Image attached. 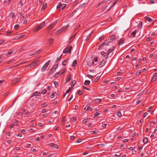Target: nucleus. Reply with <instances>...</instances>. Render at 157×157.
I'll list each match as a JSON object with an SVG mask.
<instances>
[{
	"label": "nucleus",
	"instance_id": "nucleus-54",
	"mask_svg": "<svg viewBox=\"0 0 157 157\" xmlns=\"http://www.w3.org/2000/svg\"><path fill=\"white\" fill-rule=\"evenodd\" d=\"M19 5L21 6V7H22L23 6V3L21 1H20L19 3Z\"/></svg>",
	"mask_w": 157,
	"mask_h": 157
},
{
	"label": "nucleus",
	"instance_id": "nucleus-34",
	"mask_svg": "<svg viewBox=\"0 0 157 157\" xmlns=\"http://www.w3.org/2000/svg\"><path fill=\"white\" fill-rule=\"evenodd\" d=\"M46 90L45 89H44L43 90L41 93L43 94H45L46 93Z\"/></svg>",
	"mask_w": 157,
	"mask_h": 157
},
{
	"label": "nucleus",
	"instance_id": "nucleus-64",
	"mask_svg": "<svg viewBox=\"0 0 157 157\" xmlns=\"http://www.w3.org/2000/svg\"><path fill=\"white\" fill-rule=\"evenodd\" d=\"M106 125H107V124H102V126L103 127H105L106 126Z\"/></svg>",
	"mask_w": 157,
	"mask_h": 157
},
{
	"label": "nucleus",
	"instance_id": "nucleus-42",
	"mask_svg": "<svg viewBox=\"0 0 157 157\" xmlns=\"http://www.w3.org/2000/svg\"><path fill=\"white\" fill-rule=\"evenodd\" d=\"M56 94V92H55L54 93H53L52 94L51 96V98H54V96Z\"/></svg>",
	"mask_w": 157,
	"mask_h": 157
},
{
	"label": "nucleus",
	"instance_id": "nucleus-16",
	"mask_svg": "<svg viewBox=\"0 0 157 157\" xmlns=\"http://www.w3.org/2000/svg\"><path fill=\"white\" fill-rule=\"evenodd\" d=\"M63 73V72H62V73H60V72H59L58 73H56L55 75V77L56 78H57L60 75H61Z\"/></svg>",
	"mask_w": 157,
	"mask_h": 157
},
{
	"label": "nucleus",
	"instance_id": "nucleus-3",
	"mask_svg": "<svg viewBox=\"0 0 157 157\" xmlns=\"http://www.w3.org/2000/svg\"><path fill=\"white\" fill-rule=\"evenodd\" d=\"M39 60H37L36 61H35L34 62H32L30 65V67H34L37 66L39 63Z\"/></svg>",
	"mask_w": 157,
	"mask_h": 157
},
{
	"label": "nucleus",
	"instance_id": "nucleus-40",
	"mask_svg": "<svg viewBox=\"0 0 157 157\" xmlns=\"http://www.w3.org/2000/svg\"><path fill=\"white\" fill-rule=\"evenodd\" d=\"M19 27V25H16L14 26V29H17Z\"/></svg>",
	"mask_w": 157,
	"mask_h": 157
},
{
	"label": "nucleus",
	"instance_id": "nucleus-17",
	"mask_svg": "<svg viewBox=\"0 0 157 157\" xmlns=\"http://www.w3.org/2000/svg\"><path fill=\"white\" fill-rule=\"evenodd\" d=\"M90 106H91V105L90 104H89L87 105L85 108L84 109L86 110L89 109V108L90 107Z\"/></svg>",
	"mask_w": 157,
	"mask_h": 157
},
{
	"label": "nucleus",
	"instance_id": "nucleus-6",
	"mask_svg": "<svg viewBox=\"0 0 157 157\" xmlns=\"http://www.w3.org/2000/svg\"><path fill=\"white\" fill-rule=\"evenodd\" d=\"M57 23V21H56L54 22L53 23L50 24L48 27V29H51L52 28H53L54 26Z\"/></svg>",
	"mask_w": 157,
	"mask_h": 157
},
{
	"label": "nucleus",
	"instance_id": "nucleus-56",
	"mask_svg": "<svg viewBox=\"0 0 157 157\" xmlns=\"http://www.w3.org/2000/svg\"><path fill=\"white\" fill-rule=\"evenodd\" d=\"M103 39V37H99V40L100 41H102Z\"/></svg>",
	"mask_w": 157,
	"mask_h": 157
},
{
	"label": "nucleus",
	"instance_id": "nucleus-58",
	"mask_svg": "<svg viewBox=\"0 0 157 157\" xmlns=\"http://www.w3.org/2000/svg\"><path fill=\"white\" fill-rule=\"evenodd\" d=\"M83 88L84 89L87 90H89V89L87 87L85 86H83Z\"/></svg>",
	"mask_w": 157,
	"mask_h": 157
},
{
	"label": "nucleus",
	"instance_id": "nucleus-37",
	"mask_svg": "<svg viewBox=\"0 0 157 157\" xmlns=\"http://www.w3.org/2000/svg\"><path fill=\"white\" fill-rule=\"evenodd\" d=\"M58 65H56L54 66L52 68H54V70L56 71V69L58 68Z\"/></svg>",
	"mask_w": 157,
	"mask_h": 157
},
{
	"label": "nucleus",
	"instance_id": "nucleus-19",
	"mask_svg": "<svg viewBox=\"0 0 157 157\" xmlns=\"http://www.w3.org/2000/svg\"><path fill=\"white\" fill-rule=\"evenodd\" d=\"M67 59L63 61L62 63V65L65 66L66 65L67 63Z\"/></svg>",
	"mask_w": 157,
	"mask_h": 157
},
{
	"label": "nucleus",
	"instance_id": "nucleus-27",
	"mask_svg": "<svg viewBox=\"0 0 157 157\" xmlns=\"http://www.w3.org/2000/svg\"><path fill=\"white\" fill-rule=\"evenodd\" d=\"M46 6H47L46 3L44 4L42 6V7L41 8V10H44L46 8Z\"/></svg>",
	"mask_w": 157,
	"mask_h": 157
},
{
	"label": "nucleus",
	"instance_id": "nucleus-60",
	"mask_svg": "<svg viewBox=\"0 0 157 157\" xmlns=\"http://www.w3.org/2000/svg\"><path fill=\"white\" fill-rule=\"evenodd\" d=\"M98 61V58H97V57H95L94 59V62H97Z\"/></svg>",
	"mask_w": 157,
	"mask_h": 157
},
{
	"label": "nucleus",
	"instance_id": "nucleus-22",
	"mask_svg": "<svg viewBox=\"0 0 157 157\" xmlns=\"http://www.w3.org/2000/svg\"><path fill=\"white\" fill-rule=\"evenodd\" d=\"M76 64H77V61L75 60L73 61V63L72 66L73 67H75V66L76 65Z\"/></svg>",
	"mask_w": 157,
	"mask_h": 157
},
{
	"label": "nucleus",
	"instance_id": "nucleus-47",
	"mask_svg": "<svg viewBox=\"0 0 157 157\" xmlns=\"http://www.w3.org/2000/svg\"><path fill=\"white\" fill-rule=\"evenodd\" d=\"M53 42V39H51L49 40V42L50 44H51Z\"/></svg>",
	"mask_w": 157,
	"mask_h": 157
},
{
	"label": "nucleus",
	"instance_id": "nucleus-44",
	"mask_svg": "<svg viewBox=\"0 0 157 157\" xmlns=\"http://www.w3.org/2000/svg\"><path fill=\"white\" fill-rule=\"evenodd\" d=\"M71 87H70L69 89L68 90H67V91H66V94L69 93L70 91H71Z\"/></svg>",
	"mask_w": 157,
	"mask_h": 157
},
{
	"label": "nucleus",
	"instance_id": "nucleus-24",
	"mask_svg": "<svg viewBox=\"0 0 157 157\" xmlns=\"http://www.w3.org/2000/svg\"><path fill=\"white\" fill-rule=\"evenodd\" d=\"M136 33V30L134 31L132 33V34H131V36H132V37H134L135 36Z\"/></svg>",
	"mask_w": 157,
	"mask_h": 157
},
{
	"label": "nucleus",
	"instance_id": "nucleus-26",
	"mask_svg": "<svg viewBox=\"0 0 157 157\" xmlns=\"http://www.w3.org/2000/svg\"><path fill=\"white\" fill-rule=\"evenodd\" d=\"M55 71L54 70V68H52L50 70V75L52 74Z\"/></svg>",
	"mask_w": 157,
	"mask_h": 157
},
{
	"label": "nucleus",
	"instance_id": "nucleus-13",
	"mask_svg": "<svg viewBox=\"0 0 157 157\" xmlns=\"http://www.w3.org/2000/svg\"><path fill=\"white\" fill-rule=\"evenodd\" d=\"M71 78L70 75H69L67 78L66 79V82H68L71 80Z\"/></svg>",
	"mask_w": 157,
	"mask_h": 157
},
{
	"label": "nucleus",
	"instance_id": "nucleus-18",
	"mask_svg": "<svg viewBox=\"0 0 157 157\" xmlns=\"http://www.w3.org/2000/svg\"><path fill=\"white\" fill-rule=\"evenodd\" d=\"M148 139L147 138H144L143 140V143L145 144H147L148 142Z\"/></svg>",
	"mask_w": 157,
	"mask_h": 157
},
{
	"label": "nucleus",
	"instance_id": "nucleus-20",
	"mask_svg": "<svg viewBox=\"0 0 157 157\" xmlns=\"http://www.w3.org/2000/svg\"><path fill=\"white\" fill-rule=\"evenodd\" d=\"M145 18L147 20V21L149 22H151V21H152V19L149 18V17H147V16H146L145 17Z\"/></svg>",
	"mask_w": 157,
	"mask_h": 157
},
{
	"label": "nucleus",
	"instance_id": "nucleus-29",
	"mask_svg": "<svg viewBox=\"0 0 157 157\" xmlns=\"http://www.w3.org/2000/svg\"><path fill=\"white\" fill-rule=\"evenodd\" d=\"M69 25L68 24L67 25H66L65 27H63V29H64V30L65 31H66L68 29V27L69 26Z\"/></svg>",
	"mask_w": 157,
	"mask_h": 157
},
{
	"label": "nucleus",
	"instance_id": "nucleus-4",
	"mask_svg": "<svg viewBox=\"0 0 157 157\" xmlns=\"http://www.w3.org/2000/svg\"><path fill=\"white\" fill-rule=\"evenodd\" d=\"M66 6V4H62L61 3H60L59 5L57 6V9L59 8L60 9L62 10L63 8L65 7Z\"/></svg>",
	"mask_w": 157,
	"mask_h": 157
},
{
	"label": "nucleus",
	"instance_id": "nucleus-53",
	"mask_svg": "<svg viewBox=\"0 0 157 157\" xmlns=\"http://www.w3.org/2000/svg\"><path fill=\"white\" fill-rule=\"evenodd\" d=\"M73 96L72 95H71V97H70V98L68 99V101H71V100L72 99V98H73Z\"/></svg>",
	"mask_w": 157,
	"mask_h": 157
},
{
	"label": "nucleus",
	"instance_id": "nucleus-14",
	"mask_svg": "<svg viewBox=\"0 0 157 157\" xmlns=\"http://www.w3.org/2000/svg\"><path fill=\"white\" fill-rule=\"evenodd\" d=\"M40 92H34L32 96H39V95H40Z\"/></svg>",
	"mask_w": 157,
	"mask_h": 157
},
{
	"label": "nucleus",
	"instance_id": "nucleus-28",
	"mask_svg": "<svg viewBox=\"0 0 157 157\" xmlns=\"http://www.w3.org/2000/svg\"><path fill=\"white\" fill-rule=\"evenodd\" d=\"M90 119V118H88L86 119H85L83 120L82 122L83 123H86L87 122V121L89 120Z\"/></svg>",
	"mask_w": 157,
	"mask_h": 157
},
{
	"label": "nucleus",
	"instance_id": "nucleus-55",
	"mask_svg": "<svg viewBox=\"0 0 157 157\" xmlns=\"http://www.w3.org/2000/svg\"><path fill=\"white\" fill-rule=\"evenodd\" d=\"M140 71H138L136 73V75H139L140 74Z\"/></svg>",
	"mask_w": 157,
	"mask_h": 157
},
{
	"label": "nucleus",
	"instance_id": "nucleus-51",
	"mask_svg": "<svg viewBox=\"0 0 157 157\" xmlns=\"http://www.w3.org/2000/svg\"><path fill=\"white\" fill-rule=\"evenodd\" d=\"M75 138V136H71L70 137V139L71 140H73V139H74Z\"/></svg>",
	"mask_w": 157,
	"mask_h": 157
},
{
	"label": "nucleus",
	"instance_id": "nucleus-8",
	"mask_svg": "<svg viewBox=\"0 0 157 157\" xmlns=\"http://www.w3.org/2000/svg\"><path fill=\"white\" fill-rule=\"evenodd\" d=\"M101 54L105 58V59H107L108 57V54L104 52H101Z\"/></svg>",
	"mask_w": 157,
	"mask_h": 157
},
{
	"label": "nucleus",
	"instance_id": "nucleus-7",
	"mask_svg": "<svg viewBox=\"0 0 157 157\" xmlns=\"http://www.w3.org/2000/svg\"><path fill=\"white\" fill-rule=\"evenodd\" d=\"M65 32V31H64V29H63V28H61L60 29H59L56 32V35H58L59 33H61L62 32Z\"/></svg>",
	"mask_w": 157,
	"mask_h": 157
},
{
	"label": "nucleus",
	"instance_id": "nucleus-50",
	"mask_svg": "<svg viewBox=\"0 0 157 157\" xmlns=\"http://www.w3.org/2000/svg\"><path fill=\"white\" fill-rule=\"evenodd\" d=\"M91 35L90 34H89L88 35V36L86 38L87 40H88L90 39V38L91 37Z\"/></svg>",
	"mask_w": 157,
	"mask_h": 157
},
{
	"label": "nucleus",
	"instance_id": "nucleus-59",
	"mask_svg": "<svg viewBox=\"0 0 157 157\" xmlns=\"http://www.w3.org/2000/svg\"><path fill=\"white\" fill-rule=\"evenodd\" d=\"M82 142V140L80 139H79L77 141V142L78 143H79Z\"/></svg>",
	"mask_w": 157,
	"mask_h": 157
},
{
	"label": "nucleus",
	"instance_id": "nucleus-10",
	"mask_svg": "<svg viewBox=\"0 0 157 157\" xmlns=\"http://www.w3.org/2000/svg\"><path fill=\"white\" fill-rule=\"evenodd\" d=\"M105 63V61H104V60H102L99 65V66L100 67H102Z\"/></svg>",
	"mask_w": 157,
	"mask_h": 157
},
{
	"label": "nucleus",
	"instance_id": "nucleus-43",
	"mask_svg": "<svg viewBox=\"0 0 157 157\" xmlns=\"http://www.w3.org/2000/svg\"><path fill=\"white\" fill-rule=\"evenodd\" d=\"M99 115V113L98 112H96L95 113V115L94 117V118H95L96 117Z\"/></svg>",
	"mask_w": 157,
	"mask_h": 157
},
{
	"label": "nucleus",
	"instance_id": "nucleus-36",
	"mask_svg": "<svg viewBox=\"0 0 157 157\" xmlns=\"http://www.w3.org/2000/svg\"><path fill=\"white\" fill-rule=\"evenodd\" d=\"M119 0H115L114 2L113 3V5L111 6V8L116 3V2Z\"/></svg>",
	"mask_w": 157,
	"mask_h": 157
},
{
	"label": "nucleus",
	"instance_id": "nucleus-21",
	"mask_svg": "<svg viewBox=\"0 0 157 157\" xmlns=\"http://www.w3.org/2000/svg\"><path fill=\"white\" fill-rule=\"evenodd\" d=\"M114 48L113 47L112 48H110L109 49L108 51V54H109V53L112 52L114 50Z\"/></svg>",
	"mask_w": 157,
	"mask_h": 157
},
{
	"label": "nucleus",
	"instance_id": "nucleus-35",
	"mask_svg": "<svg viewBox=\"0 0 157 157\" xmlns=\"http://www.w3.org/2000/svg\"><path fill=\"white\" fill-rule=\"evenodd\" d=\"M110 39L111 40H114L115 38V36L114 35H112L110 37Z\"/></svg>",
	"mask_w": 157,
	"mask_h": 157
},
{
	"label": "nucleus",
	"instance_id": "nucleus-12",
	"mask_svg": "<svg viewBox=\"0 0 157 157\" xmlns=\"http://www.w3.org/2000/svg\"><path fill=\"white\" fill-rule=\"evenodd\" d=\"M124 41V39H121L119 41V43H118L119 45H120L122 44H123Z\"/></svg>",
	"mask_w": 157,
	"mask_h": 157
},
{
	"label": "nucleus",
	"instance_id": "nucleus-33",
	"mask_svg": "<svg viewBox=\"0 0 157 157\" xmlns=\"http://www.w3.org/2000/svg\"><path fill=\"white\" fill-rule=\"evenodd\" d=\"M117 115L119 117H120L121 116V113L120 111H118L117 113Z\"/></svg>",
	"mask_w": 157,
	"mask_h": 157
},
{
	"label": "nucleus",
	"instance_id": "nucleus-2",
	"mask_svg": "<svg viewBox=\"0 0 157 157\" xmlns=\"http://www.w3.org/2000/svg\"><path fill=\"white\" fill-rule=\"evenodd\" d=\"M72 48V47H69V46L67 47L66 48L63 50V53H66L67 52H70L71 49Z\"/></svg>",
	"mask_w": 157,
	"mask_h": 157
},
{
	"label": "nucleus",
	"instance_id": "nucleus-5",
	"mask_svg": "<svg viewBox=\"0 0 157 157\" xmlns=\"http://www.w3.org/2000/svg\"><path fill=\"white\" fill-rule=\"evenodd\" d=\"M20 80V78H14L12 81V84H14L17 83Z\"/></svg>",
	"mask_w": 157,
	"mask_h": 157
},
{
	"label": "nucleus",
	"instance_id": "nucleus-30",
	"mask_svg": "<svg viewBox=\"0 0 157 157\" xmlns=\"http://www.w3.org/2000/svg\"><path fill=\"white\" fill-rule=\"evenodd\" d=\"M101 100L100 99H97L94 100V101L95 102H99L101 101Z\"/></svg>",
	"mask_w": 157,
	"mask_h": 157
},
{
	"label": "nucleus",
	"instance_id": "nucleus-61",
	"mask_svg": "<svg viewBox=\"0 0 157 157\" xmlns=\"http://www.w3.org/2000/svg\"><path fill=\"white\" fill-rule=\"evenodd\" d=\"M17 136H19L20 137H21L22 136V135L21 134H20V133H18L17 135Z\"/></svg>",
	"mask_w": 157,
	"mask_h": 157
},
{
	"label": "nucleus",
	"instance_id": "nucleus-62",
	"mask_svg": "<svg viewBox=\"0 0 157 157\" xmlns=\"http://www.w3.org/2000/svg\"><path fill=\"white\" fill-rule=\"evenodd\" d=\"M54 84L55 86H56L58 85V82L56 81H55L54 82Z\"/></svg>",
	"mask_w": 157,
	"mask_h": 157
},
{
	"label": "nucleus",
	"instance_id": "nucleus-23",
	"mask_svg": "<svg viewBox=\"0 0 157 157\" xmlns=\"http://www.w3.org/2000/svg\"><path fill=\"white\" fill-rule=\"evenodd\" d=\"M41 29L40 27L39 26L38 27H36V29L34 30V32H36L38 31L39 30Z\"/></svg>",
	"mask_w": 157,
	"mask_h": 157
},
{
	"label": "nucleus",
	"instance_id": "nucleus-1",
	"mask_svg": "<svg viewBox=\"0 0 157 157\" xmlns=\"http://www.w3.org/2000/svg\"><path fill=\"white\" fill-rule=\"evenodd\" d=\"M50 62V61L48 60L47 62L41 68V71L44 72L46 71L47 70V68Z\"/></svg>",
	"mask_w": 157,
	"mask_h": 157
},
{
	"label": "nucleus",
	"instance_id": "nucleus-49",
	"mask_svg": "<svg viewBox=\"0 0 157 157\" xmlns=\"http://www.w3.org/2000/svg\"><path fill=\"white\" fill-rule=\"evenodd\" d=\"M53 147L55 149H57L58 148V146L56 144L54 145Z\"/></svg>",
	"mask_w": 157,
	"mask_h": 157
},
{
	"label": "nucleus",
	"instance_id": "nucleus-57",
	"mask_svg": "<svg viewBox=\"0 0 157 157\" xmlns=\"http://www.w3.org/2000/svg\"><path fill=\"white\" fill-rule=\"evenodd\" d=\"M90 132L91 134H93L96 133V132H95V131H90Z\"/></svg>",
	"mask_w": 157,
	"mask_h": 157
},
{
	"label": "nucleus",
	"instance_id": "nucleus-52",
	"mask_svg": "<svg viewBox=\"0 0 157 157\" xmlns=\"http://www.w3.org/2000/svg\"><path fill=\"white\" fill-rule=\"evenodd\" d=\"M75 35H74L73 36H72L71 37L70 39V40H73V39L74 38V37H75Z\"/></svg>",
	"mask_w": 157,
	"mask_h": 157
},
{
	"label": "nucleus",
	"instance_id": "nucleus-9",
	"mask_svg": "<svg viewBox=\"0 0 157 157\" xmlns=\"http://www.w3.org/2000/svg\"><path fill=\"white\" fill-rule=\"evenodd\" d=\"M157 77V73H155L154 74L153 76V78L152 79V80H153V81L154 82L155 81Z\"/></svg>",
	"mask_w": 157,
	"mask_h": 157
},
{
	"label": "nucleus",
	"instance_id": "nucleus-11",
	"mask_svg": "<svg viewBox=\"0 0 157 157\" xmlns=\"http://www.w3.org/2000/svg\"><path fill=\"white\" fill-rule=\"evenodd\" d=\"M87 65L89 66H91L92 65H95L94 61H92L91 63L90 61L88 62L87 63Z\"/></svg>",
	"mask_w": 157,
	"mask_h": 157
},
{
	"label": "nucleus",
	"instance_id": "nucleus-31",
	"mask_svg": "<svg viewBox=\"0 0 157 157\" xmlns=\"http://www.w3.org/2000/svg\"><path fill=\"white\" fill-rule=\"evenodd\" d=\"M24 36V35H21V36H17L15 38V39H16V40L19 39L20 38H22Z\"/></svg>",
	"mask_w": 157,
	"mask_h": 157
},
{
	"label": "nucleus",
	"instance_id": "nucleus-48",
	"mask_svg": "<svg viewBox=\"0 0 157 157\" xmlns=\"http://www.w3.org/2000/svg\"><path fill=\"white\" fill-rule=\"evenodd\" d=\"M75 120H76V119H75V118L74 117H73L71 118V121H72L75 122Z\"/></svg>",
	"mask_w": 157,
	"mask_h": 157
},
{
	"label": "nucleus",
	"instance_id": "nucleus-15",
	"mask_svg": "<svg viewBox=\"0 0 157 157\" xmlns=\"http://www.w3.org/2000/svg\"><path fill=\"white\" fill-rule=\"evenodd\" d=\"M45 24V21H44L41 24H40V25L39 26L41 29L44 26Z\"/></svg>",
	"mask_w": 157,
	"mask_h": 157
},
{
	"label": "nucleus",
	"instance_id": "nucleus-41",
	"mask_svg": "<svg viewBox=\"0 0 157 157\" xmlns=\"http://www.w3.org/2000/svg\"><path fill=\"white\" fill-rule=\"evenodd\" d=\"M75 80H74L72 82V85L71 87H73L74 86L75 84Z\"/></svg>",
	"mask_w": 157,
	"mask_h": 157
},
{
	"label": "nucleus",
	"instance_id": "nucleus-32",
	"mask_svg": "<svg viewBox=\"0 0 157 157\" xmlns=\"http://www.w3.org/2000/svg\"><path fill=\"white\" fill-rule=\"evenodd\" d=\"M103 44V45H105L106 46H107L109 45V43L108 42V41L105 40L104 43Z\"/></svg>",
	"mask_w": 157,
	"mask_h": 157
},
{
	"label": "nucleus",
	"instance_id": "nucleus-63",
	"mask_svg": "<svg viewBox=\"0 0 157 157\" xmlns=\"http://www.w3.org/2000/svg\"><path fill=\"white\" fill-rule=\"evenodd\" d=\"M13 52H8L6 54V56H8V54H11Z\"/></svg>",
	"mask_w": 157,
	"mask_h": 157
},
{
	"label": "nucleus",
	"instance_id": "nucleus-39",
	"mask_svg": "<svg viewBox=\"0 0 157 157\" xmlns=\"http://www.w3.org/2000/svg\"><path fill=\"white\" fill-rule=\"evenodd\" d=\"M82 93V91L80 90H78V94L79 95H81Z\"/></svg>",
	"mask_w": 157,
	"mask_h": 157
},
{
	"label": "nucleus",
	"instance_id": "nucleus-45",
	"mask_svg": "<svg viewBox=\"0 0 157 157\" xmlns=\"http://www.w3.org/2000/svg\"><path fill=\"white\" fill-rule=\"evenodd\" d=\"M142 22L140 21L138 24V26H139L140 28L142 26Z\"/></svg>",
	"mask_w": 157,
	"mask_h": 157
},
{
	"label": "nucleus",
	"instance_id": "nucleus-46",
	"mask_svg": "<svg viewBox=\"0 0 157 157\" xmlns=\"http://www.w3.org/2000/svg\"><path fill=\"white\" fill-rule=\"evenodd\" d=\"M14 59L10 60L8 62V64L10 63L13 62H14Z\"/></svg>",
	"mask_w": 157,
	"mask_h": 157
},
{
	"label": "nucleus",
	"instance_id": "nucleus-25",
	"mask_svg": "<svg viewBox=\"0 0 157 157\" xmlns=\"http://www.w3.org/2000/svg\"><path fill=\"white\" fill-rule=\"evenodd\" d=\"M90 82L89 80H86L84 82V84L85 85H88L90 84Z\"/></svg>",
	"mask_w": 157,
	"mask_h": 157
},
{
	"label": "nucleus",
	"instance_id": "nucleus-38",
	"mask_svg": "<svg viewBox=\"0 0 157 157\" xmlns=\"http://www.w3.org/2000/svg\"><path fill=\"white\" fill-rule=\"evenodd\" d=\"M25 63V62H24V61H23V62H21V63L20 64H19L18 65H14V66H13V67H10V68H13V67H16V66H18L20 64H22L23 63Z\"/></svg>",
	"mask_w": 157,
	"mask_h": 157
}]
</instances>
